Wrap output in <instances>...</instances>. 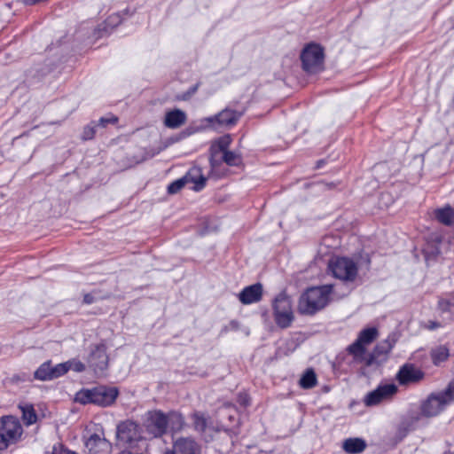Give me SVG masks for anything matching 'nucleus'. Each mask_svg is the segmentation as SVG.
<instances>
[{
	"label": "nucleus",
	"instance_id": "nucleus-1",
	"mask_svg": "<svg viewBox=\"0 0 454 454\" xmlns=\"http://www.w3.org/2000/svg\"><path fill=\"white\" fill-rule=\"evenodd\" d=\"M209 176L218 179L227 176L230 170L227 167L243 168V157L240 153L228 150V143L220 141L218 148L210 149Z\"/></svg>",
	"mask_w": 454,
	"mask_h": 454
},
{
	"label": "nucleus",
	"instance_id": "nucleus-2",
	"mask_svg": "<svg viewBox=\"0 0 454 454\" xmlns=\"http://www.w3.org/2000/svg\"><path fill=\"white\" fill-rule=\"evenodd\" d=\"M333 285H323L308 288L300 297L298 311L302 315H314L329 302Z\"/></svg>",
	"mask_w": 454,
	"mask_h": 454
},
{
	"label": "nucleus",
	"instance_id": "nucleus-3",
	"mask_svg": "<svg viewBox=\"0 0 454 454\" xmlns=\"http://www.w3.org/2000/svg\"><path fill=\"white\" fill-rule=\"evenodd\" d=\"M119 395L116 387L99 386L82 389L75 394L74 401L81 404L93 403L102 407L112 405Z\"/></svg>",
	"mask_w": 454,
	"mask_h": 454
},
{
	"label": "nucleus",
	"instance_id": "nucleus-4",
	"mask_svg": "<svg viewBox=\"0 0 454 454\" xmlns=\"http://www.w3.org/2000/svg\"><path fill=\"white\" fill-rule=\"evenodd\" d=\"M452 402H454V381L444 391L431 394L423 403L421 412L427 417L436 416Z\"/></svg>",
	"mask_w": 454,
	"mask_h": 454
},
{
	"label": "nucleus",
	"instance_id": "nucleus-5",
	"mask_svg": "<svg viewBox=\"0 0 454 454\" xmlns=\"http://www.w3.org/2000/svg\"><path fill=\"white\" fill-rule=\"evenodd\" d=\"M378 335L379 333L375 327L365 328L359 333L355 342L347 348L348 354L353 356L354 361L361 363L366 360V365L372 364L373 357L371 356L369 359H366L365 346L372 343Z\"/></svg>",
	"mask_w": 454,
	"mask_h": 454
},
{
	"label": "nucleus",
	"instance_id": "nucleus-6",
	"mask_svg": "<svg viewBox=\"0 0 454 454\" xmlns=\"http://www.w3.org/2000/svg\"><path fill=\"white\" fill-rule=\"evenodd\" d=\"M22 434L20 421L13 416H5L0 419V450L14 444Z\"/></svg>",
	"mask_w": 454,
	"mask_h": 454
},
{
	"label": "nucleus",
	"instance_id": "nucleus-7",
	"mask_svg": "<svg viewBox=\"0 0 454 454\" xmlns=\"http://www.w3.org/2000/svg\"><path fill=\"white\" fill-rule=\"evenodd\" d=\"M273 316L278 326L287 328L294 321L291 299L285 294H279L273 301Z\"/></svg>",
	"mask_w": 454,
	"mask_h": 454
},
{
	"label": "nucleus",
	"instance_id": "nucleus-8",
	"mask_svg": "<svg viewBox=\"0 0 454 454\" xmlns=\"http://www.w3.org/2000/svg\"><path fill=\"white\" fill-rule=\"evenodd\" d=\"M324 50L316 43L307 45L301 54L303 69L311 74H316L324 67Z\"/></svg>",
	"mask_w": 454,
	"mask_h": 454
},
{
	"label": "nucleus",
	"instance_id": "nucleus-9",
	"mask_svg": "<svg viewBox=\"0 0 454 454\" xmlns=\"http://www.w3.org/2000/svg\"><path fill=\"white\" fill-rule=\"evenodd\" d=\"M334 278L344 282H353L357 276V266L355 262L347 257H338L329 264Z\"/></svg>",
	"mask_w": 454,
	"mask_h": 454
},
{
	"label": "nucleus",
	"instance_id": "nucleus-10",
	"mask_svg": "<svg viewBox=\"0 0 454 454\" xmlns=\"http://www.w3.org/2000/svg\"><path fill=\"white\" fill-rule=\"evenodd\" d=\"M144 426L153 437H161L167 433L168 418L160 410H153L145 413Z\"/></svg>",
	"mask_w": 454,
	"mask_h": 454
},
{
	"label": "nucleus",
	"instance_id": "nucleus-11",
	"mask_svg": "<svg viewBox=\"0 0 454 454\" xmlns=\"http://www.w3.org/2000/svg\"><path fill=\"white\" fill-rule=\"evenodd\" d=\"M87 363L95 373H102L106 371L108 367L106 346L104 343L92 346L87 358Z\"/></svg>",
	"mask_w": 454,
	"mask_h": 454
},
{
	"label": "nucleus",
	"instance_id": "nucleus-12",
	"mask_svg": "<svg viewBox=\"0 0 454 454\" xmlns=\"http://www.w3.org/2000/svg\"><path fill=\"white\" fill-rule=\"evenodd\" d=\"M117 437L121 442L129 446L135 445L142 439L139 425L131 420L120 423L117 427Z\"/></svg>",
	"mask_w": 454,
	"mask_h": 454
},
{
	"label": "nucleus",
	"instance_id": "nucleus-13",
	"mask_svg": "<svg viewBox=\"0 0 454 454\" xmlns=\"http://www.w3.org/2000/svg\"><path fill=\"white\" fill-rule=\"evenodd\" d=\"M84 445L89 454H110L112 451V443L106 439L103 432L90 434Z\"/></svg>",
	"mask_w": 454,
	"mask_h": 454
},
{
	"label": "nucleus",
	"instance_id": "nucleus-14",
	"mask_svg": "<svg viewBox=\"0 0 454 454\" xmlns=\"http://www.w3.org/2000/svg\"><path fill=\"white\" fill-rule=\"evenodd\" d=\"M396 392L397 387L394 383L380 385L367 394L364 403L367 406L377 405L384 400L390 399Z\"/></svg>",
	"mask_w": 454,
	"mask_h": 454
},
{
	"label": "nucleus",
	"instance_id": "nucleus-15",
	"mask_svg": "<svg viewBox=\"0 0 454 454\" xmlns=\"http://www.w3.org/2000/svg\"><path fill=\"white\" fill-rule=\"evenodd\" d=\"M243 112H238L230 108H225L217 114L205 119V121L212 127L218 126H233L242 116Z\"/></svg>",
	"mask_w": 454,
	"mask_h": 454
},
{
	"label": "nucleus",
	"instance_id": "nucleus-16",
	"mask_svg": "<svg viewBox=\"0 0 454 454\" xmlns=\"http://www.w3.org/2000/svg\"><path fill=\"white\" fill-rule=\"evenodd\" d=\"M423 377L424 372L411 364L403 365L396 374V380L401 385L417 383L420 381Z\"/></svg>",
	"mask_w": 454,
	"mask_h": 454
},
{
	"label": "nucleus",
	"instance_id": "nucleus-17",
	"mask_svg": "<svg viewBox=\"0 0 454 454\" xmlns=\"http://www.w3.org/2000/svg\"><path fill=\"white\" fill-rule=\"evenodd\" d=\"M262 297V285L256 283L246 286L239 294V300L243 304L258 302Z\"/></svg>",
	"mask_w": 454,
	"mask_h": 454
},
{
	"label": "nucleus",
	"instance_id": "nucleus-18",
	"mask_svg": "<svg viewBox=\"0 0 454 454\" xmlns=\"http://www.w3.org/2000/svg\"><path fill=\"white\" fill-rule=\"evenodd\" d=\"M173 454H200V446L192 438H179L174 443Z\"/></svg>",
	"mask_w": 454,
	"mask_h": 454
},
{
	"label": "nucleus",
	"instance_id": "nucleus-19",
	"mask_svg": "<svg viewBox=\"0 0 454 454\" xmlns=\"http://www.w3.org/2000/svg\"><path fill=\"white\" fill-rule=\"evenodd\" d=\"M187 183L194 184L193 190L200 191L206 185L207 178L202 174V170L200 167H192L189 169L186 175L184 176Z\"/></svg>",
	"mask_w": 454,
	"mask_h": 454
},
{
	"label": "nucleus",
	"instance_id": "nucleus-20",
	"mask_svg": "<svg viewBox=\"0 0 454 454\" xmlns=\"http://www.w3.org/2000/svg\"><path fill=\"white\" fill-rule=\"evenodd\" d=\"M186 114L180 110L175 109L166 114L164 125L169 129H177L186 121Z\"/></svg>",
	"mask_w": 454,
	"mask_h": 454
},
{
	"label": "nucleus",
	"instance_id": "nucleus-21",
	"mask_svg": "<svg viewBox=\"0 0 454 454\" xmlns=\"http://www.w3.org/2000/svg\"><path fill=\"white\" fill-rule=\"evenodd\" d=\"M367 447L366 442L358 437L348 438L342 442V449L348 454L362 453Z\"/></svg>",
	"mask_w": 454,
	"mask_h": 454
},
{
	"label": "nucleus",
	"instance_id": "nucleus-22",
	"mask_svg": "<svg viewBox=\"0 0 454 454\" xmlns=\"http://www.w3.org/2000/svg\"><path fill=\"white\" fill-rule=\"evenodd\" d=\"M434 215L438 223L445 226L454 225V209L450 205L436 208L434 212Z\"/></svg>",
	"mask_w": 454,
	"mask_h": 454
},
{
	"label": "nucleus",
	"instance_id": "nucleus-23",
	"mask_svg": "<svg viewBox=\"0 0 454 454\" xmlns=\"http://www.w3.org/2000/svg\"><path fill=\"white\" fill-rule=\"evenodd\" d=\"M168 418V427L169 426L172 431H179L183 428L184 419L180 412L169 411L166 414Z\"/></svg>",
	"mask_w": 454,
	"mask_h": 454
},
{
	"label": "nucleus",
	"instance_id": "nucleus-24",
	"mask_svg": "<svg viewBox=\"0 0 454 454\" xmlns=\"http://www.w3.org/2000/svg\"><path fill=\"white\" fill-rule=\"evenodd\" d=\"M437 307L442 313H454V291L447 294L445 297H440Z\"/></svg>",
	"mask_w": 454,
	"mask_h": 454
},
{
	"label": "nucleus",
	"instance_id": "nucleus-25",
	"mask_svg": "<svg viewBox=\"0 0 454 454\" xmlns=\"http://www.w3.org/2000/svg\"><path fill=\"white\" fill-rule=\"evenodd\" d=\"M418 417H411L403 420L398 427L397 436L400 440L407 435V434L415 428Z\"/></svg>",
	"mask_w": 454,
	"mask_h": 454
},
{
	"label": "nucleus",
	"instance_id": "nucleus-26",
	"mask_svg": "<svg viewBox=\"0 0 454 454\" xmlns=\"http://www.w3.org/2000/svg\"><path fill=\"white\" fill-rule=\"evenodd\" d=\"M51 362L46 361L35 372V378L40 380H51Z\"/></svg>",
	"mask_w": 454,
	"mask_h": 454
},
{
	"label": "nucleus",
	"instance_id": "nucleus-27",
	"mask_svg": "<svg viewBox=\"0 0 454 454\" xmlns=\"http://www.w3.org/2000/svg\"><path fill=\"white\" fill-rule=\"evenodd\" d=\"M449 349L445 346H439L432 350L431 357L434 364L438 365L449 357Z\"/></svg>",
	"mask_w": 454,
	"mask_h": 454
},
{
	"label": "nucleus",
	"instance_id": "nucleus-28",
	"mask_svg": "<svg viewBox=\"0 0 454 454\" xmlns=\"http://www.w3.org/2000/svg\"><path fill=\"white\" fill-rule=\"evenodd\" d=\"M300 385L302 388H312L317 385V376L312 369H308L300 380Z\"/></svg>",
	"mask_w": 454,
	"mask_h": 454
},
{
	"label": "nucleus",
	"instance_id": "nucleus-29",
	"mask_svg": "<svg viewBox=\"0 0 454 454\" xmlns=\"http://www.w3.org/2000/svg\"><path fill=\"white\" fill-rule=\"evenodd\" d=\"M192 418L194 429L199 433H204L207 426V419L205 416L200 412H194Z\"/></svg>",
	"mask_w": 454,
	"mask_h": 454
},
{
	"label": "nucleus",
	"instance_id": "nucleus-30",
	"mask_svg": "<svg viewBox=\"0 0 454 454\" xmlns=\"http://www.w3.org/2000/svg\"><path fill=\"white\" fill-rule=\"evenodd\" d=\"M22 419L28 426L36 422L37 415L32 405L22 407Z\"/></svg>",
	"mask_w": 454,
	"mask_h": 454
},
{
	"label": "nucleus",
	"instance_id": "nucleus-31",
	"mask_svg": "<svg viewBox=\"0 0 454 454\" xmlns=\"http://www.w3.org/2000/svg\"><path fill=\"white\" fill-rule=\"evenodd\" d=\"M67 364V362H65L58 364L55 366H51V373L52 380L59 378L68 372V367Z\"/></svg>",
	"mask_w": 454,
	"mask_h": 454
},
{
	"label": "nucleus",
	"instance_id": "nucleus-32",
	"mask_svg": "<svg viewBox=\"0 0 454 454\" xmlns=\"http://www.w3.org/2000/svg\"><path fill=\"white\" fill-rule=\"evenodd\" d=\"M186 183L187 182L184 176L180 179H177V180L172 182L168 186V192L169 194H175V193L178 192L184 186V184Z\"/></svg>",
	"mask_w": 454,
	"mask_h": 454
},
{
	"label": "nucleus",
	"instance_id": "nucleus-33",
	"mask_svg": "<svg viewBox=\"0 0 454 454\" xmlns=\"http://www.w3.org/2000/svg\"><path fill=\"white\" fill-rule=\"evenodd\" d=\"M98 127L97 123L91 122L88 126H86L82 131V138L83 140H90L95 137L96 128Z\"/></svg>",
	"mask_w": 454,
	"mask_h": 454
},
{
	"label": "nucleus",
	"instance_id": "nucleus-34",
	"mask_svg": "<svg viewBox=\"0 0 454 454\" xmlns=\"http://www.w3.org/2000/svg\"><path fill=\"white\" fill-rule=\"evenodd\" d=\"M68 371L72 370L76 372H82L85 371V364L77 359H71L67 361Z\"/></svg>",
	"mask_w": 454,
	"mask_h": 454
},
{
	"label": "nucleus",
	"instance_id": "nucleus-35",
	"mask_svg": "<svg viewBox=\"0 0 454 454\" xmlns=\"http://www.w3.org/2000/svg\"><path fill=\"white\" fill-rule=\"evenodd\" d=\"M118 122V118L113 114H109L105 117H101L97 125L102 128L106 127L108 124H115Z\"/></svg>",
	"mask_w": 454,
	"mask_h": 454
},
{
	"label": "nucleus",
	"instance_id": "nucleus-36",
	"mask_svg": "<svg viewBox=\"0 0 454 454\" xmlns=\"http://www.w3.org/2000/svg\"><path fill=\"white\" fill-rule=\"evenodd\" d=\"M239 329V323L236 320H231L228 325L224 326L223 332L237 331Z\"/></svg>",
	"mask_w": 454,
	"mask_h": 454
},
{
	"label": "nucleus",
	"instance_id": "nucleus-37",
	"mask_svg": "<svg viewBox=\"0 0 454 454\" xmlns=\"http://www.w3.org/2000/svg\"><path fill=\"white\" fill-rule=\"evenodd\" d=\"M198 90V85H194L193 87H192L186 93H184L183 96L181 97H178L179 99L181 100H187L188 98H190V97L194 94Z\"/></svg>",
	"mask_w": 454,
	"mask_h": 454
},
{
	"label": "nucleus",
	"instance_id": "nucleus-38",
	"mask_svg": "<svg viewBox=\"0 0 454 454\" xmlns=\"http://www.w3.org/2000/svg\"><path fill=\"white\" fill-rule=\"evenodd\" d=\"M239 402L243 406H247V405L250 404V400H249V397H248V395L247 394H240L239 395Z\"/></svg>",
	"mask_w": 454,
	"mask_h": 454
},
{
	"label": "nucleus",
	"instance_id": "nucleus-39",
	"mask_svg": "<svg viewBox=\"0 0 454 454\" xmlns=\"http://www.w3.org/2000/svg\"><path fill=\"white\" fill-rule=\"evenodd\" d=\"M441 324L437 321H428L426 325V328H427L428 330H435L439 327H441Z\"/></svg>",
	"mask_w": 454,
	"mask_h": 454
},
{
	"label": "nucleus",
	"instance_id": "nucleus-40",
	"mask_svg": "<svg viewBox=\"0 0 454 454\" xmlns=\"http://www.w3.org/2000/svg\"><path fill=\"white\" fill-rule=\"evenodd\" d=\"M95 297L93 295V294H86L84 296H83V302L86 303V304H91L95 301Z\"/></svg>",
	"mask_w": 454,
	"mask_h": 454
},
{
	"label": "nucleus",
	"instance_id": "nucleus-41",
	"mask_svg": "<svg viewBox=\"0 0 454 454\" xmlns=\"http://www.w3.org/2000/svg\"><path fill=\"white\" fill-rule=\"evenodd\" d=\"M440 254V250L438 247H435L433 251L428 252L427 250H425V256L427 259L429 256H437Z\"/></svg>",
	"mask_w": 454,
	"mask_h": 454
},
{
	"label": "nucleus",
	"instance_id": "nucleus-42",
	"mask_svg": "<svg viewBox=\"0 0 454 454\" xmlns=\"http://www.w3.org/2000/svg\"><path fill=\"white\" fill-rule=\"evenodd\" d=\"M120 454H129V451H122Z\"/></svg>",
	"mask_w": 454,
	"mask_h": 454
}]
</instances>
